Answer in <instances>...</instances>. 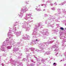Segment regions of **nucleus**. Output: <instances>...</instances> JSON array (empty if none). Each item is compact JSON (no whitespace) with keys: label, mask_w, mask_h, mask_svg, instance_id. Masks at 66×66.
<instances>
[{"label":"nucleus","mask_w":66,"mask_h":66,"mask_svg":"<svg viewBox=\"0 0 66 66\" xmlns=\"http://www.w3.org/2000/svg\"><path fill=\"white\" fill-rule=\"evenodd\" d=\"M53 65L54 66H56V63H53Z\"/></svg>","instance_id":"nucleus-1"},{"label":"nucleus","mask_w":66,"mask_h":66,"mask_svg":"<svg viewBox=\"0 0 66 66\" xmlns=\"http://www.w3.org/2000/svg\"><path fill=\"white\" fill-rule=\"evenodd\" d=\"M60 29L61 30H64V28L63 27H61Z\"/></svg>","instance_id":"nucleus-2"},{"label":"nucleus","mask_w":66,"mask_h":66,"mask_svg":"<svg viewBox=\"0 0 66 66\" xmlns=\"http://www.w3.org/2000/svg\"><path fill=\"white\" fill-rule=\"evenodd\" d=\"M36 41H37V39L36 40Z\"/></svg>","instance_id":"nucleus-3"},{"label":"nucleus","mask_w":66,"mask_h":66,"mask_svg":"<svg viewBox=\"0 0 66 66\" xmlns=\"http://www.w3.org/2000/svg\"><path fill=\"white\" fill-rule=\"evenodd\" d=\"M65 30H66V28H65Z\"/></svg>","instance_id":"nucleus-4"}]
</instances>
